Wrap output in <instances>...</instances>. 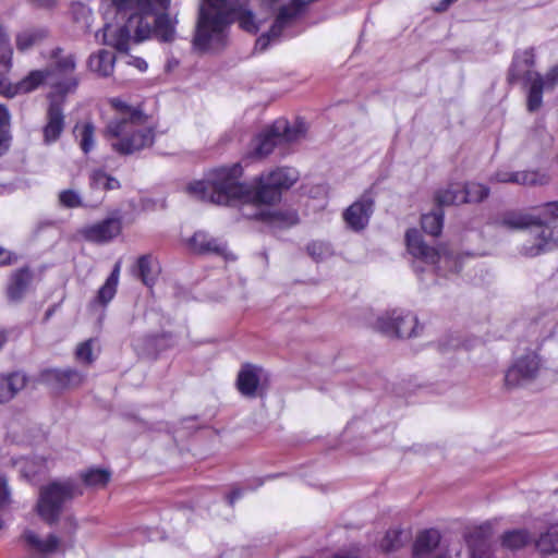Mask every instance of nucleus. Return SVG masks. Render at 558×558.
<instances>
[{"label": "nucleus", "instance_id": "nucleus-34", "mask_svg": "<svg viewBox=\"0 0 558 558\" xmlns=\"http://www.w3.org/2000/svg\"><path fill=\"white\" fill-rule=\"evenodd\" d=\"M26 376L23 373L15 372L7 376L0 377V383L4 388L5 395L9 401L21 391L26 385Z\"/></svg>", "mask_w": 558, "mask_h": 558}, {"label": "nucleus", "instance_id": "nucleus-33", "mask_svg": "<svg viewBox=\"0 0 558 558\" xmlns=\"http://www.w3.org/2000/svg\"><path fill=\"white\" fill-rule=\"evenodd\" d=\"M11 116L5 106L0 105V156L5 155L12 143Z\"/></svg>", "mask_w": 558, "mask_h": 558}, {"label": "nucleus", "instance_id": "nucleus-17", "mask_svg": "<svg viewBox=\"0 0 558 558\" xmlns=\"http://www.w3.org/2000/svg\"><path fill=\"white\" fill-rule=\"evenodd\" d=\"M39 380L52 389L61 390L78 386L83 381V375L75 369H45L40 373Z\"/></svg>", "mask_w": 558, "mask_h": 558}, {"label": "nucleus", "instance_id": "nucleus-18", "mask_svg": "<svg viewBox=\"0 0 558 558\" xmlns=\"http://www.w3.org/2000/svg\"><path fill=\"white\" fill-rule=\"evenodd\" d=\"M489 181L520 185H544L549 182V178L537 171H497L490 177Z\"/></svg>", "mask_w": 558, "mask_h": 558}, {"label": "nucleus", "instance_id": "nucleus-1", "mask_svg": "<svg viewBox=\"0 0 558 558\" xmlns=\"http://www.w3.org/2000/svg\"><path fill=\"white\" fill-rule=\"evenodd\" d=\"M242 167L234 163L211 170L205 180L187 186L194 198L217 205L241 204V213L247 219L271 223L279 218V170L262 174L255 185L239 182Z\"/></svg>", "mask_w": 558, "mask_h": 558}, {"label": "nucleus", "instance_id": "nucleus-7", "mask_svg": "<svg viewBox=\"0 0 558 558\" xmlns=\"http://www.w3.org/2000/svg\"><path fill=\"white\" fill-rule=\"evenodd\" d=\"M48 60L50 66L46 70L50 71V86L52 88L50 94L62 97L73 93L78 85V78L74 75L75 56L64 52L61 48H54L50 51Z\"/></svg>", "mask_w": 558, "mask_h": 558}, {"label": "nucleus", "instance_id": "nucleus-37", "mask_svg": "<svg viewBox=\"0 0 558 558\" xmlns=\"http://www.w3.org/2000/svg\"><path fill=\"white\" fill-rule=\"evenodd\" d=\"M536 547L543 554L558 553V524L551 525L546 533L539 536Z\"/></svg>", "mask_w": 558, "mask_h": 558}, {"label": "nucleus", "instance_id": "nucleus-9", "mask_svg": "<svg viewBox=\"0 0 558 558\" xmlns=\"http://www.w3.org/2000/svg\"><path fill=\"white\" fill-rule=\"evenodd\" d=\"M417 317L410 312L392 311L380 315L376 328L389 337L410 338L416 336Z\"/></svg>", "mask_w": 558, "mask_h": 558}, {"label": "nucleus", "instance_id": "nucleus-26", "mask_svg": "<svg viewBox=\"0 0 558 558\" xmlns=\"http://www.w3.org/2000/svg\"><path fill=\"white\" fill-rule=\"evenodd\" d=\"M133 274L138 277L145 286H153L158 274L159 265L151 255L138 257Z\"/></svg>", "mask_w": 558, "mask_h": 558}, {"label": "nucleus", "instance_id": "nucleus-14", "mask_svg": "<svg viewBox=\"0 0 558 558\" xmlns=\"http://www.w3.org/2000/svg\"><path fill=\"white\" fill-rule=\"evenodd\" d=\"M122 231V219L120 216H111L99 222L84 227L80 233L89 242L107 243L114 240Z\"/></svg>", "mask_w": 558, "mask_h": 558}, {"label": "nucleus", "instance_id": "nucleus-19", "mask_svg": "<svg viewBox=\"0 0 558 558\" xmlns=\"http://www.w3.org/2000/svg\"><path fill=\"white\" fill-rule=\"evenodd\" d=\"M120 271L121 260H118L105 283L98 289L96 296L89 302V307L92 310H96L97 307L106 308L113 300L118 291Z\"/></svg>", "mask_w": 558, "mask_h": 558}, {"label": "nucleus", "instance_id": "nucleus-46", "mask_svg": "<svg viewBox=\"0 0 558 558\" xmlns=\"http://www.w3.org/2000/svg\"><path fill=\"white\" fill-rule=\"evenodd\" d=\"M93 340H86L82 342L75 351L76 360L81 363L90 364L95 360L93 354Z\"/></svg>", "mask_w": 558, "mask_h": 558}, {"label": "nucleus", "instance_id": "nucleus-44", "mask_svg": "<svg viewBox=\"0 0 558 558\" xmlns=\"http://www.w3.org/2000/svg\"><path fill=\"white\" fill-rule=\"evenodd\" d=\"M0 51H3L0 58V64L5 72L12 66V49L10 47V39L3 27L0 25Z\"/></svg>", "mask_w": 558, "mask_h": 558}, {"label": "nucleus", "instance_id": "nucleus-58", "mask_svg": "<svg viewBox=\"0 0 558 558\" xmlns=\"http://www.w3.org/2000/svg\"><path fill=\"white\" fill-rule=\"evenodd\" d=\"M74 10H77L80 12V14L83 16V17H88L90 12L89 10L84 5V4H76L73 7Z\"/></svg>", "mask_w": 558, "mask_h": 558}, {"label": "nucleus", "instance_id": "nucleus-20", "mask_svg": "<svg viewBox=\"0 0 558 558\" xmlns=\"http://www.w3.org/2000/svg\"><path fill=\"white\" fill-rule=\"evenodd\" d=\"M136 24L133 26L130 25V20L128 21V25L123 26H114L107 24L102 29L101 43L104 45L113 47L119 51H128L130 48V43L132 40V36L130 33V28H135Z\"/></svg>", "mask_w": 558, "mask_h": 558}, {"label": "nucleus", "instance_id": "nucleus-15", "mask_svg": "<svg viewBox=\"0 0 558 558\" xmlns=\"http://www.w3.org/2000/svg\"><path fill=\"white\" fill-rule=\"evenodd\" d=\"M373 208L374 201L365 193L343 211V220L353 231H361L368 225Z\"/></svg>", "mask_w": 558, "mask_h": 558}, {"label": "nucleus", "instance_id": "nucleus-52", "mask_svg": "<svg viewBox=\"0 0 558 558\" xmlns=\"http://www.w3.org/2000/svg\"><path fill=\"white\" fill-rule=\"evenodd\" d=\"M10 493L7 486V481L0 475V510L10 505Z\"/></svg>", "mask_w": 558, "mask_h": 558}, {"label": "nucleus", "instance_id": "nucleus-25", "mask_svg": "<svg viewBox=\"0 0 558 558\" xmlns=\"http://www.w3.org/2000/svg\"><path fill=\"white\" fill-rule=\"evenodd\" d=\"M307 133V124L301 118H296L292 122H286L281 131V156L290 154L291 150L286 151L284 145H293L300 143L305 138Z\"/></svg>", "mask_w": 558, "mask_h": 558}, {"label": "nucleus", "instance_id": "nucleus-56", "mask_svg": "<svg viewBox=\"0 0 558 558\" xmlns=\"http://www.w3.org/2000/svg\"><path fill=\"white\" fill-rule=\"evenodd\" d=\"M243 495V489L241 488H234L231 490V493L228 495V502L230 506H232L236 499H239Z\"/></svg>", "mask_w": 558, "mask_h": 558}, {"label": "nucleus", "instance_id": "nucleus-21", "mask_svg": "<svg viewBox=\"0 0 558 558\" xmlns=\"http://www.w3.org/2000/svg\"><path fill=\"white\" fill-rule=\"evenodd\" d=\"M33 271L27 266L14 270L11 274L7 286V296L9 301H21L27 292L33 281Z\"/></svg>", "mask_w": 558, "mask_h": 558}, {"label": "nucleus", "instance_id": "nucleus-36", "mask_svg": "<svg viewBox=\"0 0 558 558\" xmlns=\"http://www.w3.org/2000/svg\"><path fill=\"white\" fill-rule=\"evenodd\" d=\"M531 539L526 530H512L506 532L501 537V545L508 549L514 550L524 547Z\"/></svg>", "mask_w": 558, "mask_h": 558}, {"label": "nucleus", "instance_id": "nucleus-43", "mask_svg": "<svg viewBox=\"0 0 558 558\" xmlns=\"http://www.w3.org/2000/svg\"><path fill=\"white\" fill-rule=\"evenodd\" d=\"M84 483L93 487H104L110 480V473L101 469H90L82 474Z\"/></svg>", "mask_w": 558, "mask_h": 558}, {"label": "nucleus", "instance_id": "nucleus-22", "mask_svg": "<svg viewBox=\"0 0 558 558\" xmlns=\"http://www.w3.org/2000/svg\"><path fill=\"white\" fill-rule=\"evenodd\" d=\"M187 248L195 254H223L225 243L209 236L206 232L197 231L186 241Z\"/></svg>", "mask_w": 558, "mask_h": 558}, {"label": "nucleus", "instance_id": "nucleus-47", "mask_svg": "<svg viewBox=\"0 0 558 558\" xmlns=\"http://www.w3.org/2000/svg\"><path fill=\"white\" fill-rule=\"evenodd\" d=\"M300 179V172L293 167H281V191L289 190Z\"/></svg>", "mask_w": 558, "mask_h": 558}, {"label": "nucleus", "instance_id": "nucleus-38", "mask_svg": "<svg viewBox=\"0 0 558 558\" xmlns=\"http://www.w3.org/2000/svg\"><path fill=\"white\" fill-rule=\"evenodd\" d=\"M307 254L315 262H323L330 258L333 255L332 245L329 242L315 240L307 244L306 246Z\"/></svg>", "mask_w": 558, "mask_h": 558}, {"label": "nucleus", "instance_id": "nucleus-54", "mask_svg": "<svg viewBox=\"0 0 558 558\" xmlns=\"http://www.w3.org/2000/svg\"><path fill=\"white\" fill-rule=\"evenodd\" d=\"M129 64L135 66L141 72H145L148 68L147 62L143 58H140V57H131Z\"/></svg>", "mask_w": 558, "mask_h": 558}, {"label": "nucleus", "instance_id": "nucleus-50", "mask_svg": "<svg viewBox=\"0 0 558 558\" xmlns=\"http://www.w3.org/2000/svg\"><path fill=\"white\" fill-rule=\"evenodd\" d=\"M544 78V90L545 89H553L558 84V64L554 68H551Z\"/></svg>", "mask_w": 558, "mask_h": 558}, {"label": "nucleus", "instance_id": "nucleus-29", "mask_svg": "<svg viewBox=\"0 0 558 558\" xmlns=\"http://www.w3.org/2000/svg\"><path fill=\"white\" fill-rule=\"evenodd\" d=\"M499 228L507 230H520L535 225V220L518 211H507L496 219Z\"/></svg>", "mask_w": 558, "mask_h": 558}, {"label": "nucleus", "instance_id": "nucleus-39", "mask_svg": "<svg viewBox=\"0 0 558 558\" xmlns=\"http://www.w3.org/2000/svg\"><path fill=\"white\" fill-rule=\"evenodd\" d=\"M489 195V189L481 183L470 182L462 185L465 203H478Z\"/></svg>", "mask_w": 558, "mask_h": 558}, {"label": "nucleus", "instance_id": "nucleus-10", "mask_svg": "<svg viewBox=\"0 0 558 558\" xmlns=\"http://www.w3.org/2000/svg\"><path fill=\"white\" fill-rule=\"evenodd\" d=\"M270 384V376L266 369L254 364H243L236 376V388L247 398L263 396Z\"/></svg>", "mask_w": 558, "mask_h": 558}, {"label": "nucleus", "instance_id": "nucleus-49", "mask_svg": "<svg viewBox=\"0 0 558 558\" xmlns=\"http://www.w3.org/2000/svg\"><path fill=\"white\" fill-rule=\"evenodd\" d=\"M106 172L102 170H94L89 174V185L92 189L104 190V183L106 180Z\"/></svg>", "mask_w": 558, "mask_h": 558}, {"label": "nucleus", "instance_id": "nucleus-27", "mask_svg": "<svg viewBox=\"0 0 558 558\" xmlns=\"http://www.w3.org/2000/svg\"><path fill=\"white\" fill-rule=\"evenodd\" d=\"M116 57L108 50H99L88 59V68L99 76H109L114 69Z\"/></svg>", "mask_w": 558, "mask_h": 558}, {"label": "nucleus", "instance_id": "nucleus-3", "mask_svg": "<svg viewBox=\"0 0 558 558\" xmlns=\"http://www.w3.org/2000/svg\"><path fill=\"white\" fill-rule=\"evenodd\" d=\"M104 9H113L118 14L130 13V25L134 28L136 43L155 37L161 43L175 39L177 19L170 16V0H102Z\"/></svg>", "mask_w": 558, "mask_h": 558}, {"label": "nucleus", "instance_id": "nucleus-59", "mask_svg": "<svg viewBox=\"0 0 558 558\" xmlns=\"http://www.w3.org/2000/svg\"><path fill=\"white\" fill-rule=\"evenodd\" d=\"M7 341V337L3 332H0V349L3 347V344Z\"/></svg>", "mask_w": 558, "mask_h": 558}, {"label": "nucleus", "instance_id": "nucleus-40", "mask_svg": "<svg viewBox=\"0 0 558 558\" xmlns=\"http://www.w3.org/2000/svg\"><path fill=\"white\" fill-rule=\"evenodd\" d=\"M19 465L21 475L25 477L27 481H33L37 474L41 473L46 468L45 460H34V459H22L16 462Z\"/></svg>", "mask_w": 558, "mask_h": 558}, {"label": "nucleus", "instance_id": "nucleus-32", "mask_svg": "<svg viewBox=\"0 0 558 558\" xmlns=\"http://www.w3.org/2000/svg\"><path fill=\"white\" fill-rule=\"evenodd\" d=\"M435 202L439 207L464 204L465 198L462 196V184H450L446 189L438 190L435 194Z\"/></svg>", "mask_w": 558, "mask_h": 558}, {"label": "nucleus", "instance_id": "nucleus-48", "mask_svg": "<svg viewBox=\"0 0 558 558\" xmlns=\"http://www.w3.org/2000/svg\"><path fill=\"white\" fill-rule=\"evenodd\" d=\"M300 222V216L296 209L281 208V229L296 226Z\"/></svg>", "mask_w": 558, "mask_h": 558}, {"label": "nucleus", "instance_id": "nucleus-28", "mask_svg": "<svg viewBox=\"0 0 558 558\" xmlns=\"http://www.w3.org/2000/svg\"><path fill=\"white\" fill-rule=\"evenodd\" d=\"M95 125L89 121L77 122L73 129V134L80 148L84 154L90 153L96 144Z\"/></svg>", "mask_w": 558, "mask_h": 558}, {"label": "nucleus", "instance_id": "nucleus-4", "mask_svg": "<svg viewBox=\"0 0 558 558\" xmlns=\"http://www.w3.org/2000/svg\"><path fill=\"white\" fill-rule=\"evenodd\" d=\"M116 116L107 123L105 138L119 155H132L153 145L155 132L148 117L120 98L109 100Z\"/></svg>", "mask_w": 558, "mask_h": 558}, {"label": "nucleus", "instance_id": "nucleus-41", "mask_svg": "<svg viewBox=\"0 0 558 558\" xmlns=\"http://www.w3.org/2000/svg\"><path fill=\"white\" fill-rule=\"evenodd\" d=\"M403 531L401 529L388 530L383 541L380 542V548L385 553H391L403 546L402 539Z\"/></svg>", "mask_w": 558, "mask_h": 558}, {"label": "nucleus", "instance_id": "nucleus-11", "mask_svg": "<svg viewBox=\"0 0 558 558\" xmlns=\"http://www.w3.org/2000/svg\"><path fill=\"white\" fill-rule=\"evenodd\" d=\"M532 242L525 243L521 253L527 257H535L558 247V225L549 226L537 223L530 230Z\"/></svg>", "mask_w": 558, "mask_h": 558}, {"label": "nucleus", "instance_id": "nucleus-51", "mask_svg": "<svg viewBox=\"0 0 558 558\" xmlns=\"http://www.w3.org/2000/svg\"><path fill=\"white\" fill-rule=\"evenodd\" d=\"M17 260V255L0 245V266H10Z\"/></svg>", "mask_w": 558, "mask_h": 558}, {"label": "nucleus", "instance_id": "nucleus-31", "mask_svg": "<svg viewBox=\"0 0 558 558\" xmlns=\"http://www.w3.org/2000/svg\"><path fill=\"white\" fill-rule=\"evenodd\" d=\"M48 35L45 28H32L20 32L16 35V48L21 52H25L39 43H41Z\"/></svg>", "mask_w": 558, "mask_h": 558}, {"label": "nucleus", "instance_id": "nucleus-24", "mask_svg": "<svg viewBox=\"0 0 558 558\" xmlns=\"http://www.w3.org/2000/svg\"><path fill=\"white\" fill-rule=\"evenodd\" d=\"M279 140V129L274 124L270 129L263 131L256 136L251 151L252 157L263 158L269 155L276 147Z\"/></svg>", "mask_w": 558, "mask_h": 558}, {"label": "nucleus", "instance_id": "nucleus-60", "mask_svg": "<svg viewBox=\"0 0 558 558\" xmlns=\"http://www.w3.org/2000/svg\"><path fill=\"white\" fill-rule=\"evenodd\" d=\"M3 526V522L0 520V530L2 529Z\"/></svg>", "mask_w": 558, "mask_h": 558}, {"label": "nucleus", "instance_id": "nucleus-57", "mask_svg": "<svg viewBox=\"0 0 558 558\" xmlns=\"http://www.w3.org/2000/svg\"><path fill=\"white\" fill-rule=\"evenodd\" d=\"M39 8L50 9L56 5L58 0H34Z\"/></svg>", "mask_w": 558, "mask_h": 558}, {"label": "nucleus", "instance_id": "nucleus-45", "mask_svg": "<svg viewBox=\"0 0 558 558\" xmlns=\"http://www.w3.org/2000/svg\"><path fill=\"white\" fill-rule=\"evenodd\" d=\"M59 202L63 207L76 208L84 206L78 192L74 190H63L59 193Z\"/></svg>", "mask_w": 558, "mask_h": 558}, {"label": "nucleus", "instance_id": "nucleus-53", "mask_svg": "<svg viewBox=\"0 0 558 558\" xmlns=\"http://www.w3.org/2000/svg\"><path fill=\"white\" fill-rule=\"evenodd\" d=\"M544 214L553 218H558V201L545 204Z\"/></svg>", "mask_w": 558, "mask_h": 558}, {"label": "nucleus", "instance_id": "nucleus-30", "mask_svg": "<svg viewBox=\"0 0 558 558\" xmlns=\"http://www.w3.org/2000/svg\"><path fill=\"white\" fill-rule=\"evenodd\" d=\"M440 535L436 530H427L422 532L413 546V556L423 557L432 553L439 544Z\"/></svg>", "mask_w": 558, "mask_h": 558}, {"label": "nucleus", "instance_id": "nucleus-13", "mask_svg": "<svg viewBox=\"0 0 558 558\" xmlns=\"http://www.w3.org/2000/svg\"><path fill=\"white\" fill-rule=\"evenodd\" d=\"M49 106L47 109V121L43 128L45 144L57 142L65 126V117L63 113V105L65 96L48 95Z\"/></svg>", "mask_w": 558, "mask_h": 558}, {"label": "nucleus", "instance_id": "nucleus-35", "mask_svg": "<svg viewBox=\"0 0 558 558\" xmlns=\"http://www.w3.org/2000/svg\"><path fill=\"white\" fill-rule=\"evenodd\" d=\"M421 223L426 233L433 236L439 235L444 226V211L441 208H438L432 213L423 215Z\"/></svg>", "mask_w": 558, "mask_h": 558}, {"label": "nucleus", "instance_id": "nucleus-55", "mask_svg": "<svg viewBox=\"0 0 558 558\" xmlns=\"http://www.w3.org/2000/svg\"><path fill=\"white\" fill-rule=\"evenodd\" d=\"M119 187H120L119 181L116 178L106 174V180L104 183V191H111V190H116Z\"/></svg>", "mask_w": 558, "mask_h": 558}, {"label": "nucleus", "instance_id": "nucleus-8", "mask_svg": "<svg viewBox=\"0 0 558 558\" xmlns=\"http://www.w3.org/2000/svg\"><path fill=\"white\" fill-rule=\"evenodd\" d=\"M405 242L409 253L416 259L425 264L436 266L438 271H444L449 267L450 271L459 272L460 262L445 250H437L427 245L422 234L416 229H410L405 233Z\"/></svg>", "mask_w": 558, "mask_h": 558}, {"label": "nucleus", "instance_id": "nucleus-5", "mask_svg": "<svg viewBox=\"0 0 558 558\" xmlns=\"http://www.w3.org/2000/svg\"><path fill=\"white\" fill-rule=\"evenodd\" d=\"M536 58L534 48L519 50L514 53L508 71V82L513 84L522 81L527 87V110L533 112L541 108L543 102L544 78L534 71Z\"/></svg>", "mask_w": 558, "mask_h": 558}, {"label": "nucleus", "instance_id": "nucleus-16", "mask_svg": "<svg viewBox=\"0 0 558 558\" xmlns=\"http://www.w3.org/2000/svg\"><path fill=\"white\" fill-rule=\"evenodd\" d=\"M48 80L50 81V71L47 70L32 71L16 85H11L8 77L4 74H0V94L7 97H13L20 93H29Z\"/></svg>", "mask_w": 558, "mask_h": 558}, {"label": "nucleus", "instance_id": "nucleus-6", "mask_svg": "<svg viewBox=\"0 0 558 558\" xmlns=\"http://www.w3.org/2000/svg\"><path fill=\"white\" fill-rule=\"evenodd\" d=\"M82 494L81 486L72 480L51 482L39 490L37 513L45 522L53 524L65 505Z\"/></svg>", "mask_w": 558, "mask_h": 558}, {"label": "nucleus", "instance_id": "nucleus-42", "mask_svg": "<svg viewBox=\"0 0 558 558\" xmlns=\"http://www.w3.org/2000/svg\"><path fill=\"white\" fill-rule=\"evenodd\" d=\"M278 26H279V11L274 10V21L271 24V28L268 33L262 34L256 39V44H255L256 50H258L260 52L265 51L268 48V46L270 45V43L276 40V38L279 35Z\"/></svg>", "mask_w": 558, "mask_h": 558}, {"label": "nucleus", "instance_id": "nucleus-23", "mask_svg": "<svg viewBox=\"0 0 558 558\" xmlns=\"http://www.w3.org/2000/svg\"><path fill=\"white\" fill-rule=\"evenodd\" d=\"M24 539L32 551L43 556L54 554L60 547V539L53 534L41 538L35 532L26 531Z\"/></svg>", "mask_w": 558, "mask_h": 558}, {"label": "nucleus", "instance_id": "nucleus-12", "mask_svg": "<svg viewBox=\"0 0 558 558\" xmlns=\"http://www.w3.org/2000/svg\"><path fill=\"white\" fill-rule=\"evenodd\" d=\"M541 371V360L535 352H529L520 357L509 367L505 376V383L508 387L524 385L538 375Z\"/></svg>", "mask_w": 558, "mask_h": 558}, {"label": "nucleus", "instance_id": "nucleus-2", "mask_svg": "<svg viewBox=\"0 0 558 558\" xmlns=\"http://www.w3.org/2000/svg\"><path fill=\"white\" fill-rule=\"evenodd\" d=\"M262 1L272 11L277 10L279 0ZM233 21H238L246 32L256 33L259 29L253 12L246 7L238 5L232 0H205L201 8L194 47L199 51L220 48L226 39L227 27Z\"/></svg>", "mask_w": 558, "mask_h": 558}]
</instances>
